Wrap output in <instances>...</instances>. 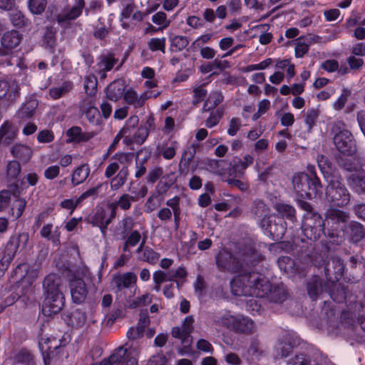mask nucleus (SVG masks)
Here are the masks:
<instances>
[{
  "label": "nucleus",
  "mask_w": 365,
  "mask_h": 365,
  "mask_svg": "<svg viewBox=\"0 0 365 365\" xmlns=\"http://www.w3.org/2000/svg\"><path fill=\"white\" fill-rule=\"evenodd\" d=\"M349 220L346 212L336 210H327L325 219V226L327 227L328 235L330 237L342 238Z\"/></svg>",
  "instance_id": "1a4fd4ad"
},
{
  "label": "nucleus",
  "mask_w": 365,
  "mask_h": 365,
  "mask_svg": "<svg viewBox=\"0 0 365 365\" xmlns=\"http://www.w3.org/2000/svg\"><path fill=\"white\" fill-rule=\"evenodd\" d=\"M10 19L15 26L21 27L25 25L26 19L23 14L18 10H15L10 14Z\"/></svg>",
  "instance_id": "774afa93"
},
{
  "label": "nucleus",
  "mask_w": 365,
  "mask_h": 365,
  "mask_svg": "<svg viewBox=\"0 0 365 365\" xmlns=\"http://www.w3.org/2000/svg\"><path fill=\"white\" fill-rule=\"evenodd\" d=\"M319 37L318 36L308 35L304 37H299L296 40L295 46V56L297 58H302L306 54L309 46L319 41Z\"/></svg>",
  "instance_id": "393cba45"
},
{
  "label": "nucleus",
  "mask_w": 365,
  "mask_h": 365,
  "mask_svg": "<svg viewBox=\"0 0 365 365\" xmlns=\"http://www.w3.org/2000/svg\"><path fill=\"white\" fill-rule=\"evenodd\" d=\"M128 176L127 168H123L117 175L110 181V188L112 190H119L125 182Z\"/></svg>",
  "instance_id": "c03bdc74"
},
{
  "label": "nucleus",
  "mask_w": 365,
  "mask_h": 365,
  "mask_svg": "<svg viewBox=\"0 0 365 365\" xmlns=\"http://www.w3.org/2000/svg\"><path fill=\"white\" fill-rule=\"evenodd\" d=\"M151 302V296L149 294H145L141 297H137L132 301H129L130 308H136L138 307L144 306Z\"/></svg>",
  "instance_id": "0e129e2a"
},
{
  "label": "nucleus",
  "mask_w": 365,
  "mask_h": 365,
  "mask_svg": "<svg viewBox=\"0 0 365 365\" xmlns=\"http://www.w3.org/2000/svg\"><path fill=\"white\" fill-rule=\"evenodd\" d=\"M137 281V276L133 272H127L123 274L115 276L113 283L117 287L118 290L123 288H129L135 286Z\"/></svg>",
  "instance_id": "c85d7f7f"
},
{
  "label": "nucleus",
  "mask_w": 365,
  "mask_h": 365,
  "mask_svg": "<svg viewBox=\"0 0 365 365\" xmlns=\"http://www.w3.org/2000/svg\"><path fill=\"white\" fill-rule=\"evenodd\" d=\"M118 59L113 54H103L98 58L96 65L94 66L95 72L104 78L106 76V72L110 71L117 63Z\"/></svg>",
  "instance_id": "6ab92c4d"
},
{
  "label": "nucleus",
  "mask_w": 365,
  "mask_h": 365,
  "mask_svg": "<svg viewBox=\"0 0 365 365\" xmlns=\"http://www.w3.org/2000/svg\"><path fill=\"white\" fill-rule=\"evenodd\" d=\"M68 143L86 142L95 136L93 132H83L79 127H72L67 130Z\"/></svg>",
  "instance_id": "a878e982"
},
{
  "label": "nucleus",
  "mask_w": 365,
  "mask_h": 365,
  "mask_svg": "<svg viewBox=\"0 0 365 365\" xmlns=\"http://www.w3.org/2000/svg\"><path fill=\"white\" fill-rule=\"evenodd\" d=\"M326 189V196L328 201L333 205L344 207L350 201V193L346 186L338 177H331Z\"/></svg>",
  "instance_id": "0eeeda50"
},
{
  "label": "nucleus",
  "mask_w": 365,
  "mask_h": 365,
  "mask_svg": "<svg viewBox=\"0 0 365 365\" xmlns=\"http://www.w3.org/2000/svg\"><path fill=\"white\" fill-rule=\"evenodd\" d=\"M205 169L209 172L220 175L225 180V163L222 160H209L205 164Z\"/></svg>",
  "instance_id": "ea45409f"
},
{
  "label": "nucleus",
  "mask_w": 365,
  "mask_h": 365,
  "mask_svg": "<svg viewBox=\"0 0 365 365\" xmlns=\"http://www.w3.org/2000/svg\"><path fill=\"white\" fill-rule=\"evenodd\" d=\"M97 78L93 74L87 75L85 78L84 88L86 93L89 96H93L97 91Z\"/></svg>",
  "instance_id": "de8ad7c7"
},
{
  "label": "nucleus",
  "mask_w": 365,
  "mask_h": 365,
  "mask_svg": "<svg viewBox=\"0 0 365 365\" xmlns=\"http://www.w3.org/2000/svg\"><path fill=\"white\" fill-rule=\"evenodd\" d=\"M277 263L279 269L288 274L297 272L295 262L289 257H279Z\"/></svg>",
  "instance_id": "79ce46f5"
},
{
  "label": "nucleus",
  "mask_w": 365,
  "mask_h": 365,
  "mask_svg": "<svg viewBox=\"0 0 365 365\" xmlns=\"http://www.w3.org/2000/svg\"><path fill=\"white\" fill-rule=\"evenodd\" d=\"M325 220L315 212H307L304 216L302 229L304 235L311 240H318L324 234Z\"/></svg>",
  "instance_id": "9b49d317"
},
{
  "label": "nucleus",
  "mask_w": 365,
  "mask_h": 365,
  "mask_svg": "<svg viewBox=\"0 0 365 365\" xmlns=\"http://www.w3.org/2000/svg\"><path fill=\"white\" fill-rule=\"evenodd\" d=\"M110 212L102 207H98L93 217V223L98 226L103 235L106 232L108 225L115 217V205L110 204Z\"/></svg>",
  "instance_id": "4468645a"
},
{
  "label": "nucleus",
  "mask_w": 365,
  "mask_h": 365,
  "mask_svg": "<svg viewBox=\"0 0 365 365\" xmlns=\"http://www.w3.org/2000/svg\"><path fill=\"white\" fill-rule=\"evenodd\" d=\"M135 201V197L131 196L129 194L124 193L120 196L118 200L112 204L115 205V209L119 207L123 210H127L130 208L131 204Z\"/></svg>",
  "instance_id": "09e8293b"
},
{
  "label": "nucleus",
  "mask_w": 365,
  "mask_h": 365,
  "mask_svg": "<svg viewBox=\"0 0 365 365\" xmlns=\"http://www.w3.org/2000/svg\"><path fill=\"white\" fill-rule=\"evenodd\" d=\"M275 217L264 220L260 222V226L267 231L269 235L275 240H281L286 232L284 222L282 219L278 218L277 221Z\"/></svg>",
  "instance_id": "ddd939ff"
},
{
  "label": "nucleus",
  "mask_w": 365,
  "mask_h": 365,
  "mask_svg": "<svg viewBox=\"0 0 365 365\" xmlns=\"http://www.w3.org/2000/svg\"><path fill=\"white\" fill-rule=\"evenodd\" d=\"M11 155L23 162H29L33 156V149L25 144L16 143L10 148Z\"/></svg>",
  "instance_id": "bb28decb"
},
{
  "label": "nucleus",
  "mask_w": 365,
  "mask_h": 365,
  "mask_svg": "<svg viewBox=\"0 0 365 365\" xmlns=\"http://www.w3.org/2000/svg\"><path fill=\"white\" fill-rule=\"evenodd\" d=\"M17 128L11 122H4L0 128V145H9L16 138Z\"/></svg>",
  "instance_id": "5701e85b"
},
{
  "label": "nucleus",
  "mask_w": 365,
  "mask_h": 365,
  "mask_svg": "<svg viewBox=\"0 0 365 365\" xmlns=\"http://www.w3.org/2000/svg\"><path fill=\"white\" fill-rule=\"evenodd\" d=\"M82 109L89 122L94 124H98L99 123L101 114L92 101H88L84 102Z\"/></svg>",
  "instance_id": "473e14b6"
},
{
  "label": "nucleus",
  "mask_w": 365,
  "mask_h": 365,
  "mask_svg": "<svg viewBox=\"0 0 365 365\" xmlns=\"http://www.w3.org/2000/svg\"><path fill=\"white\" fill-rule=\"evenodd\" d=\"M334 143L336 148L342 154L351 155L356 151V145L351 133L341 122H336L332 127Z\"/></svg>",
  "instance_id": "423d86ee"
},
{
  "label": "nucleus",
  "mask_w": 365,
  "mask_h": 365,
  "mask_svg": "<svg viewBox=\"0 0 365 365\" xmlns=\"http://www.w3.org/2000/svg\"><path fill=\"white\" fill-rule=\"evenodd\" d=\"M25 206L26 201L24 200L21 198L16 200L11 206V215L16 218L20 217L24 212Z\"/></svg>",
  "instance_id": "bf43d9fd"
},
{
  "label": "nucleus",
  "mask_w": 365,
  "mask_h": 365,
  "mask_svg": "<svg viewBox=\"0 0 365 365\" xmlns=\"http://www.w3.org/2000/svg\"><path fill=\"white\" fill-rule=\"evenodd\" d=\"M214 322L215 326L218 327L235 330L237 317L233 315L230 312L224 311L219 312L215 316Z\"/></svg>",
  "instance_id": "b1692460"
},
{
  "label": "nucleus",
  "mask_w": 365,
  "mask_h": 365,
  "mask_svg": "<svg viewBox=\"0 0 365 365\" xmlns=\"http://www.w3.org/2000/svg\"><path fill=\"white\" fill-rule=\"evenodd\" d=\"M18 85L14 81H0V99L6 104L13 103L19 96Z\"/></svg>",
  "instance_id": "f3484780"
},
{
  "label": "nucleus",
  "mask_w": 365,
  "mask_h": 365,
  "mask_svg": "<svg viewBox=\"0 0 365 365\" xmlns=\"http://www.w3.org/2000/svg\"><path fill=\"white\" fill-rule=\"evenodd\" d=\"M344 270V264L342 260L336 258L329 261L325 266V274L328 281L331 283L334 288L331 289L328 285L326 289L329 292L331 297L337 302H341L346 299V290L340 284H336L342 277Z\"/></svg>",
  "instance_id": "20e7f679"
},
{
  "label": "nucleus",
  "mask_w": 365,
  "mask_h": 365,
  "mask_svg": "<svg viewBox=\"0 0 365 365\" xmlns=\"http://www.w3.org/2000/svg\"><path fill=\"white\" fill-rule=\"evenodd\" d=\"M71 88V85L66 83L59 87L51 88L49 91V94L52 98L57 99L66 93Z\"/></svg>",
  "instance_id": "052dcab7"
},
{
  "label": "nucleus",
  "mask_w": 365,
  "mask_h": 365,
  "mask_svg": "<svg viewBox=\"0 0 365 365\" xmlns=\"http://www.w3.org/2000/svg\"><path fill=\"white\" fill-rule=\"evenodd\" d=\"M252 212L259 219V222L263 220H267L274 217L269 215V209L267 205L261 200H257L254 202L252 208Z\"/></svg>",
  "instance_id": "4c0bfd02"
},
{
  "label": "nucleus",
  "mask_w": 365,
  "mask_h": 365,
  "mask_svg": "<svg viewBox=\"0 0 365 365\" xmlns=\"http://www.w3.org/2000/svg\"><path fill=\"white\" fill-rule=\"evenodd\" d=\"M74 4L69 11H66L62 15H58L57 17L58 22L61 24L66 20H73L78 17L84 8V0H73Z\"/></svg>",
  "instance_id": "cd10ccee"
},
{
  "label": "nucleus",
  "mask_w": 365,
  "mask_h": 365,
  "mask_svg": "<svg viewBox=\"0 0 365 365\" xmlns=\"http://www.w3.org/2000/svg\"><path fill=\"white\" fill-rule=\"evenodd\" d=\"M256 29L260 31H263L259 36V43L262 45L268 44L272 38V35L270 33L266 32L268 29V26L267 24H261L257 26Z\"/></svg>",
  "instance_id": "e2e57ef3"
},
{
  "label": "nucleus",
  "mask_w": 365,
  "mask_h": 365,
  "mask_svg": "<svg viewBox=\"0 0 365 365\" xmlns=\"http://www.w3.org/2000/svg\"><path fill=\"white\" fill-rule=\"evenodd\" d=\"M318 166L327 181H329L331 177H335L332 175V165L329 159L324 155H319L317 157Z\"/></svg>",
  "instance_id": "58836bf2"
},
{
  "label": "nucleus",
  "mask_w": 365,
  "mask_h": 365,
  "mask_svg": "<svg viewBox=\"0 0 365 365\" xmlns=\"http://www.w3.org/2000/svg\"><path fill=\"white\" fill-rule=\"evenodd\" d=\"M81 202L79 197L66 199L60 203L61 208L68 210L70 211V214H72L76 207Z\"/></svg>",
  "instance_id": "338daca9"
},
{
  "label": "nucleus",
  "mask_w": 365,
  "mask_h": 365,
  "mask_svg": "<svg viewBox=\"0 0 365 365\" xmlns=\"http://www.w3.org/2000/svg\"><path fill=\"white\" fill-rule=\"evenodd\" d=\"M187 276V272L183 267H179L175 270L169 271V281H175L176 287H178V280H183Z\"/></svg>",
  "instance_id": "5fc2aeb1"
},
{
  "label": "nucleus",
  "mask_w": 365,
  "mask_h": 365,
  "mask_svg": "<svg viewBox=\"0 0 365 365\" xmlns=\"http://www.w3.org/2000/svg\"><path fill=\"white\" fill-rule=\"evenodd\" d=\"M42 237L51 240L54 245L60 243V232L58 227H54L53 224H46L43 226L40 231Z\"/></svg>",
  "instance_id": "7c9ffc66"
},
{
  "label": "nucleus",
  "mask_w": 365,
  "mask_h": 365,
  "mask_svg": "<svg viewBox=\"0 0 365 365\" xmlns=\"http://www.w3.org/2000/svg\"><path fill=\"white\" fill-rule=\"evenodd\" d=\"M246 309L252 315H255L260 314L262 306L257 299L252 298L247 302Z\"/></svg>",
  "instance_id": "69168bd1"
},
{
  "label": "nucleus",
  "mask_w": 365,
  "mask_h": 365,
  "mask_svg": "<svg viewBox=\"0 0 365 365\" xmlns=\"http://www.w3.org/2000/svg\"><path fill=\"white\" fill-rule=\"evenodd\" d=\"M21 170V165L18 161L11 160L6 166L7 178L14 180L17 178Z\"/></svg>",
  "instance_id": "8fccbe9b"
},
{
  "label": "nucleus",
  "mask_w": 365,
  "mask_h": 365,
  "mask_svg": "<svg viewBox=\"0 0 365 365\" xmlns=\"http://www.w3.org/2000/svg\"><path fill=\"white\" fill-rule=\"evenodd\" d=\"M29 235L27 232L12 236L5 248V254L0 261V270L3 273L8 269L18 250H23L28 247Z\"/></svg>",
  "instance_id": "9d476101"
},
{
  "label": "nucleus",
  "mask_w": 365,
  "mask_h": 365,
  "mask_svg": "<svg viewBox=\"0 0 365 365\" xmlns=\"http://www.w3.org/2000/svg\"><path fill=\"white\" fill-rule=\"evenodd\" d=\"M86 314L80 309L73 311L70 316V324L73 327H84L90 324Z\"/></svg>",
  "instance_id": "c9c22d12"
},
{
  "label": "nucleus",
  "mask_w": 365,
  "mask_h": 365,
  "mask_svg": "<svg viewBox=\"0 0 365 365\" xmlns=\"http://www.w3.org/2000/svg\"><path fill=\"white\" fill-rule=\"evenodd\" d=\"M21 41V36L17 31L12 30L6 32L1 38V45L4 49H0V56L6 54L7 51L19 46Z\"/></svg>",
  "instance_id": "4be33fe9"
},
{
  "label": "nucleus",
  "mask_w": 365,
  "mask_h": 365,
  "mask_svg": "<svg viewBox=\"0 0 365 365\" xmlns=\"http://www.w3.org/2000/svg\"><path fill=\"white\" fill-rule=\"evenodd\" d=\"M171 46L176 50L181 51L188 45V39L183 36H174L170 37Z\"/></svg>",
  "instance_id": "13d9d810"
},
{
  "label": "nucleus",
  "mask_w": 365,
  "mask_h": 365,
  "mask_svg": "<svg viewBox=\"0 0 365 365\" xmlns=\"http://www.w3.org/2000/svg\"><path fill=\"white\" fill-rule=\"evenodd\" d=\"M90 173V168L88 165L83 164L78 167L73 173L71 183L73 185H78L84 182Z\"/></svg>",
  "instance_id": "e433bc0d"
},
{
  "label": "nucleus",
  "mask_w": 365,
  "mask_h": 365,
  "mask_svg": "<svg viewBox=\"0 0 365 365\" xmlns=\"http://www.w3.org/2000/svg\"><path fill=\"white\" fill-rule=\"evenodd\" d=\"M292 185L294 191L302 198L312 199L322 192V185L317 177L310 178L304 173H299L294 175Z\"/></svg>",
  "instance_id": "39448f33"
},
{
  "label": "nucleus",
  "mask_w": 365,
  "mask_h": 365,
  "mask_svg": "<svg viewBox=\"0 0 365 365\" xmlns=\"http://www.w3.org/2000/svg\"><path fill=\"white\" fill-rule=\"evenodd\" d=\"M323 287L322 281L319 277H314L308 283L307 291L309 297L315 300L317 296L322 292Z\"/></svg>",
  "instance_id": "37998d69"
},
{
  "label": "nucleus",
  "mask_w": 365,
  "mask_h": 365,
  "mask_svg": "<svg viewBox=\"0 0 365 365\" xmlns=\"http://www.w3.org/2000/svg\"><path fill=\"white\" fill-rule=\"evenodd\" d=\"M222 101V96L220 92L215 91L210 94L204 108L206 110H210L216 107Z\"/></svg>",
  "instance_id": "3c124183"
},
{
  "label": "nucleus",
  "mask_w": 365,
  "mask_h": 365,
  "mask_svg": "<svg viewBox=\"0 0 365 365\" xmlns=\"http://www.w3.org/2000/svg\"><path fill=\"white\" fill-rule=\"evenodd\" d=\"M126 87L127 84L123 79L115 80L107 87L106 96L110 100L117 101L124 98Z\"/></svg>",
  "instance_id": "412c9836"
},
{
  "label": "nucleus",
  "mask_w": 365,
  "mask_h": 365,
  "mask_svg": "<svg viewBox=\"0 0 365 365\" xmlns=\"http://www.w3.org/2000/svg\"><path fill=\"white\" fill-rule=\"evenodd\" d=\"M45 299L42 304L44 315L58 313L64 306V296L60 289V279L56 274H48L43 284Z\"/></svg>",
  "instance_id": "7ed1b4c3"
},
{
  "label": "nucleus",
  "mask_w": 365,
  "mask_h": 365,
  "mask_svg": "<svg viewBox=\"0 0 365 365\" xmlns=\"http://www.w3.org/2000/svg\"><path fill=\"white\" fill-rule=\"evenodd\" d=\"M232 292L236 296L257 298L268 297L274 302H282L287 298L283 285L272 288L267 277L259 272H250L236 276L230 282Z\"/></svg>",
  "instance_id": "f257e3e1"
},
{
  "label": "nucleus",
  "mask_w": 365,
  "mask_h": 365,
  "mask_svg": "<svg viewBox=\"0 0 365 365\" xmlns=\"http://www.w3.org/2000/svg\"><path fill=\"white\" fill-rule=\"evenodd\" d=\"M351 240L354 242H358L365 235L363 226L358 222H352L349 226Z\"/></svg>",
  "instance_id": "49530a36"
},
{
  "label": "nucleus",
  "mask_w": 365,
  "mask_h": 365,
  "mask_svg": "<svg viewBox=\"0 0 365 365\" xmlns=\"http://www.w3.org/2000/svg\"><path fill=\"white\" fill-rule=\"evenodd\" d=\"M71 294L75 303L80 304L86 298L87 289L83 278L73 276L70 280Z\"/></svg>",
  "instance_id": "dca6fc26"
},
{
  "label": "nucleus",
  "mask_w": 365,
  "mask_h": 365,
  "mask_svg": "<svg viewBox=\"0 0 365 365\" xmlns=\"http://www.w3.org/2000/svg\"><path fill=\"white\" fill-rule=\"evenodd\" d=\"M134 11V6L133 4L127 5L121 11L120 21L123 28H128L129 24L127 21L131 17Z\"/></svg>",
  "instance_id": "680f3d73"
},
{
  "label": "nucleus",
  "mask_w": 365,
  "mask_h": 365,
  "mask_svg": "<svg viewBox=\"0 0 365 365\" xmlns=\"http://www.w3.org/2000/svg\"><path fill=\"white\" fill-rule=\"evenodd\" d=\"M299 339L293 331H284L275 346L277 356H287L292 349L299 344Z\"/></svg>",
  "instance_id": "f8f14e48"
},
{
  "label": "nucleus",
  "mask_w": 365,
  "mask_h": 365,
  "mask_svg": "<svg viewBox=\"0 0 365 365\" xmlns=\"http://www.w3.org/2000/svg\"><path fill=\"white\" fill-rule=\"evenodd\" d=\"M343 167L345 170L354 172L347 178L349 187L358 192H365V161L359 158H354L346 162Z\"/></svg>",
  "instance_id": "6e6552de"
},
{
  "label": "nucleus",
  "mask_w": 365,
  "mask_h": 365,
  "mask_svg": "<svg viewBox=\"0 0 365 365\" xmlns=\"http://www.w3.org/2000/svg\"><path fill=\"white\" fill-rule=\"evenodd\" d=\"M150 97L151 93H150L149 91H145L138 94L133 88H129L125 93L124 101L135 108H138L143 107L145 101L150 98Z\"/></svg>",
  "instance_id": "a211bd4d"
},
{
  "label": "nucleus",
  "mask_w": 365,
  "mask_h": 365,
  "mask_svg": "<svg viewBox=\"0 0 365 365\" xmlns=\"http://www.w3.org/2000/svg\"><path fill=\"white\" fill-rule=\"evenodd\" d=\"M152 21L160 26L161 29H165L170 24V21L167 19V15L163 11H158L152 16Z\"/></svg>",
  "instance_id": "4d7b16f0"
},
{
  "label": "nucleus",
  "mask_w": 365,
  "mask_h": 365,
  "mask_svg": "<svg viewBox=\"0 0 365 365\" xmlns=\"http://www.w3.org/2000/svg\"><path fill=\"white\" fill-rule=\"evenodd\" d=\"M235 331L237 332L248 334L252 332L255 329L254 322L248 317H237Z\"/></svg>",
  "instance_id": "a19ab883"
},
{
  "label": "nucleus",
  "mask_w": 365,
  "mask_h": 365,
  "mask_svg": "<svg viewBox=\"0 0 365 365\" xmlns=\"http://www.w3.org/2000/svg\"><path fill=\"white\" fill-rule=\"evenodd\" d=\"M46 0H29V9L34 14H40L46 9Z\"/></svg>",
  "instance_id": "864d4df0"
},
{
  "label": "nucleus",
  "mask_w": 365,
  "mask_h": 365,
  "mask_svg": "<svg viewBox=\"0 0 365 365\" xmlns=\"http://www.w3.org/2000/svg\"><path fill=\"white\" fill-rule=\"evenodd\" d=\"M38 106V101L35 98H31L24 104L17 111V116L21 119L29 118L34 114Z\"/></svg>",
  "instance_id": "72a5a7b5"
},
{
  "label": "nucleus",
  "mask_w": 365,
  "mask_h": 365,
  "mask_svg": "<svg viewBox=\"0 0 365 365\" xmlns=\"http://www.w3.org/2000/svg\"><path fill=\"white\" fill-rule=\"evenodd\" d=\"M16 280L21 284H31L38 276V270L34 266L24 263L14 270Z\"/></svg>",
  "instance_id": "2eb2a0df"
},
{
  "label": "nucleus",
  "mask_w": 365,
  "mask_h": 365,
  "mask_svg": "<svg viewBox=\"0 0 365 365\" xmlns=\"http://www.w3.org/2000/svg\"><path fill=\"white\" fill-rule=\"evenodd\" d=\"M116 350H123V354L112 365H138L136 356L138 354V347L136 345L131 344L129 349L120 346Z\"/></svg>",
  "instance_id": "aec40b11"
},
{
  "label": "nucleus",
  "mask_w": 365,
  "mask_h": 365,
  "mask_svg": "<svg viewBox=\"0 0 365 365\" xmlns=\"http://www.w3.org/2000/svg\"><path fill=\"white\" fill-rule=\"evenodd\" d=\"M165 38H152L148 42V46L152 51H160L165 53Z\"/></svg>",
  "instance_id": "603ef678"
},
{
  "label": "nucleus",
  "mask_w": 365,
  "mask_h": 365,
  "mask_svg": "<svg viewBox=\"0 0 365 365\" xmlns=\"http://www.w3.org/2000/svg\"><path fill=\"white\" fill-rule=\"evenodd\" d=\"M247 353L249 355L247 360L259 359L262 354V349H261L259 343L257 341H252Z\"/></svg>",
  "instance_id": "6e6d98bb"
},
{
  "label": "nucleus",
  "mask_w": 365,
  "mask_h": 365,
  "mask_svg": "<svg viewBox=\"0 0 365 365\" xmlns=\"http://www.w3.org/2000/svg\"><path fill=\"white\" fill-rule=\"evenodd\" d=\"M254 158L247 154L242 159L235 158L232 163V167L235 173V177H241L244 174V171L253 163Z\"/></svg>",
  "instance_id": "c756f323"
},
{
  "label": "nucleus",
  "mask_w": 365,
  "mask_h": 365,
  "mask_svg": "<svg viewBox=\"0 0 365 365\" xmlns=\"http://www.w3.org/2000/svg\"><path fill=\"white\" fill-rule=\"evenodd\" d=\"M274 208L277 212L284 218L286 217L292 220L294 217V209L288 204L284 202H277Z\"/></svg>",
  "instance_id": "a18cd8bd"
},
{
  "label": "nucleus",
  "mask_w": 365,
  "mask_h": 365,
  "mask_svg": "<svg viewBox=\"0 0 365 365\" xmlns=\"http://www.w3.org/2000/svg\"><path fill=\"white\" fill-rule=\"evenodd\" d=\"M144 242H142L140 245L136 250V252L139 253L138 258L140 260L146 261L150 264H155L159 259V255L148 247H143Z\"/></svg>",
  "instance_id": "f704fd0d"
},
{
  "label": "nucleus",
  "mask_w": 365,
  "mask_h": 365,
  "mask_svg": "<svg viewBox=\"0 0 365 365\" xmlns=\"http://www.w3.org/2000/svg\"><path fill=\"white\" fill-rule=\"evenodd\" d=\"M263 257L256 248L255 244H250L243 250L237 253V257L232 255L226 250H221L217 256L216 262L219 267L230 272H237L244 264L254 265L262 261Z\"/></svg>",
  "instance_id": "f03ea898"
},
{
  "label": "nucleus",
  "mask_w": 365,
  "mask_h": 365,
  "mask_svg": "<svg viewBox=\"0 0 365 365\" xmlns=\"http://www.w3.org/2000/svg\"><path fill=\"white\" fill-rule=\"evenodd\" d=\"M13 363L18 365H35L32 354L27 349H20L12 356Z\"/></svg>",
  "instance_id": "2f4dec72"
}]
</instances>
